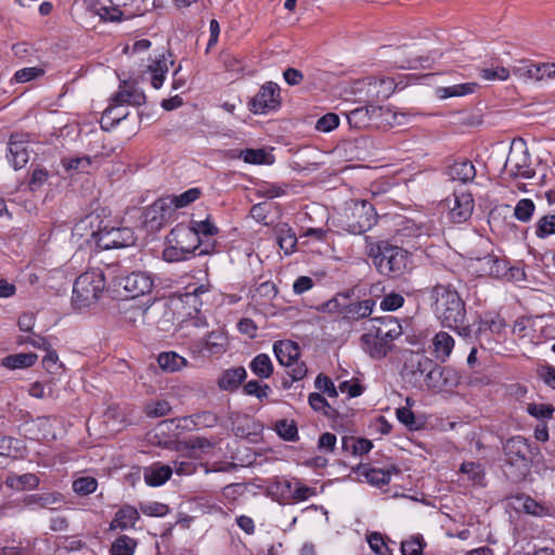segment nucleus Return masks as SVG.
I'll use <instances>...</instances> for the list:
<instances>
[{
    "mask_svg": "<svg viewBox=\"0 0 555 555\" xmlns=\"http://www.w3.org/2000/svg\"><path fill=\"white\" fill-rule=\"evenodd\" d=\"M429 300L442 326L455 331L462 337H470L472 328L464 324L465 304L455 288L449 284H437L429 289Z\"/></svg>",
    "mask_w": 555,
    "mask_h": 555,
    "instance_id": "obj_1",
    "label": "nucleus"
},
{
    "mask_svg": "<svg viewBox=\"0 0 555 555\" xmlns=\"http://www.w3.org/2000/svg\"><path fill=\"white\" fill-rule=\"evenodd\" d=\"M365 251L376 270L385 276L397 279L404 275L412 267L408 250L387 241H372L365 237Z\"/></svg>",
    "mask_w": 555,
    "mask_h": 555,
    "instance_id": "obj_2",
    "label": "nucleus"
},
{
    "mask_svg": "<svg viewBox=\"0 0 555 555\" xmlns=\"http://www.w3.org/2000/svg\"><path fill=\"white\" fill-rule=\"evenodd\" d=\"M401 334V325L395 318L375 319L372 328L361 336V347L372 358L382 359L391 349V343Z\"/></svg>",
    "mask_w": 555,
    "mask_h": 555,
    "instance_id": "obj_3",
    "label": "nucleus"
},
{
    "mask_svg": "<svg viewBox=\"0 0 555 555\" xmlns=\"http://www.w3.org/2000/svg\"><path fill=\"white\" fill-rule=\"evenodd\" d=\"M340 222L349 233L362 234L375 225L377 214L370 202L351 199L345 204Z\"/></svg>",
    "mask_w": 555,
    "mask_h": 555,
    "instance_id": "obj_4",
    "label": "nucleus"
},
{
    "mask_svg": "<svg viewBox=\"0 0 555 555\" xmlns=\"http://www.w3.org/2000/svg\"><path fill=\"white\" fill-rule=\"evenodd\" d=\"M106 281L101 269L81 273L74 283L73 302L81 309L95 304L104 293Z\"/></svg>",
    "mask_w": 555,
    "mask_h": 555,
    "instance_id": "obj_5",
    "label": "nucleus"
},
{
    "mask_svg": "<svg viewBox=\"0 0 555 555\" xmlns=\"http://www.w3.org/2000/svg\"><path fill=\"white\" fill-rule=\"evenodd\" d=\"M505 462L516 469L515 478L522 479L530 472L538 448H533L526 438L515 436L504 443Z\"/></svg>",
    "mask_w": 555,
    "mask_h": 555,
    "instance_id": "obj_6",
    "label": "nucleus"
},
{
    "mask_svg": "<svg viewBox=\"0 0 555 555\" xmlns=\"http://www.w3.org/2000/svg\"><path fill=\"white\" fill-rule=\"evenodd\" d=\"M504 170L512 178L530 179L534 176L531 156L522 139L514 140L511 144Z\"/></svg>",
    "mask_w": 555,
    "mask_h": 555,
    "instance_id": "obj_7",
    "label": "nucleus"
},
{
    "mask_svg": "<svg viewBox=\"0 0 555 555\" xmlns=\"http://www.w3.org/2000/svg\"><path fill=\"white\" fill-rule=\"evenodd\" d=\"M274 354L279 363L287 367V374L293 382L302 379L308 372L305 362L299 360L300 348L292 340H279L273 345Z\"/></svg>",
    "mask_w": 555,
    "mask_h": 555,
    "instance_id": "obj_8",
    "label": "nucleus"
},
{
    "mask_svg": "<svg viewBox=\"0 0 555 555\" xmlns=\"http://www.w3.org/2000/svg\"><path fill=\"white\" fill-rule=\"evenodd\" d=\"M145 94L139 88L124 83L119 87L118 92H116L112 99L113 104L108 106L102 116V128L106 129L104 122L108 119H112L109 126L119 122L122 118L126 117V114H115V111L118 106L128 104L133 106H140L145 103Z\"/></svg>",
    "mask_w": 555,
    "mask_h": 555,
    "instance_id": "obj_9",
    "label": "nucleus"
},
{
    "mask_svg": "<svg viewBox=\"0 0 555 555\" xmlns=\"http://www.w3.org/2000/svg\"><path fill=\"white\" fill-rule=\"evenodd\" d=\"M92 234L102 249L122 248L134 244V235L129 228H103Z\"/></svg>",
    "mask_w": 555,
    "mask_h": 555,
    "instance_id": "obj_10",
    "label": "nucleus"
},
{
    "mask_svg": "<svg viewBox=\"0 0 555 555\" xmlns=\"http://www.w3.org/2000/svg\"><path fill=\"white\" fill-rule=\"evenodd\" d=\"M116 284L124 288L127 297L135 298L149 294L154 287V280L146 272L134 271L117 278Z\"/></svg>",
    "mask_w": 555,
    "mask_h": 555,
    "instance_id": "obj_11",
    "label": "nucleus"
},
{
    "mask_svg": "<svg viewBox=\"0 0 555 555\" xmlns=\"http://www.w3.org/2000/svg\"><path fill=\"white\" fill-rule=\"evenodd\" d=\"M281 104L280 87L272 81L264 83L249 101L250 111L255 114H266Z\"/></svg>",
    "mask_w": 555,
    "mask_h": 555,
    "instance_id": "obj_12",
    "label": "nucleus"
},
{
    "mask_svg": "<svg viewBox=\"0 0 555 555\" xmlns=\"http://www.w3.org/2000/svg\"><path fill=\"white\" fill-rule=\"evenodd\" d=\"M167 196L156 199L144 211V223L157 230L175 216V205Z\"/></svg>",
    "mask_w": 555,
    "mask_h": 555,
    "instance_id": "obj_13",
    "label": "nucleus"
},
{
    "mask_svg": "<svg viewBox=\"0 0 555 555\" xmlns=\"http://www.w3.org/2000/svg\"><path fill=\"white\" fill-rule=\"evenodd\" d=\"M426 385L434 391H444L456 387L460 383V375L451 367H442L435 363L425 378Z\"/></svg>",
    "mask_w": 555,
    "mask_h": 555,
    "instance_id": "obj_14",
    "label": "nucleus"
},
{
    "mask_svg": "<svg viewBox=\"0 0 555 555\" xmlns=\"http://www.w3.org/2000/svg\"><path fill=\"white\" fill-rule=\"evenodd\" d=\"M169 244H176L179 249L188 253L190 256L199 248L202 238H197L196 233L185 224H178L167 236Z\"/></svg>",
    "mask_w": 555,
    "mask_h": 555,
    "instance_id": "obj_15",
    "label": "nucleus"
},
{
    "mask_svg": "<svg viewBox=\"0 0 555 555\" xmlns=\"http://www.w3.org/2000/svg\"><path fill=\"white\" fill-rule=\"evenodd\" d=\"M449 217L454 223L465 222L473 212L474 199L470 193H454L453 198L449 199Z\"/></svg>",
    "mask_w": 555,
    "mask_h": 555,
    "instance_id": "obj_16",
    "label": "nucleus"
},
{
    "mask_svg": "<svg viewBox=\"0 0 555 555\" xmlns=\"http://www.w3.org/2000/svg\"><path fill=\"white\" fill-rule=\"evenodd\" d=\"M7 158L15 170L23 168L29 160L27 141L23 134H13L8 143Z\"/></svg>",
    "mask_w": 555,
    "mask_h": 555,
    "instance_id": "obj_17",
    "label": "nucleus"
},
{
    "mask_svg": "<svg viewBox=\"0 0 555 555\" xmlns=\"http://www.w3.org/2000/svg\"><path fill=\"white\" fill-rule=\"evenodd\" d=\"M366 85V94L372 102L388 99L396 89L395 80L390 77H370Z\"/></svg>",
    "mask_w": 555,
    "mask_h": 555,
    "instance_id": "obj_18",
    "label": "nucleus"
},
{
    "mask_svg": "<svg viewBox=\"0 0 555 555\" xmlns=\"http://www.w3.org/2000/svg\"><path fill=\"white\" fill-rule=\"evenodd\" d=\"M209 292V286L202 284L199 286L194 287L192 291H188L182 295V301L192 305L197 315L193 318L192 324L196 327H205L207 326L206 318L199 314L198 306L203 305L202 296Z\"/></svg>",
    "mask_w": 555,
    "mask_h": 555,
    "instance_id": "obj_19",
    "label": "nucleus"
},
{
    "mask_svg": "<svg viewBox=\"0 0 555 555\" xmlns=\"http://www.w3.org/2000/svg\"><path fill=\"white\" fill-rule=\"evenodd\" d=\"M447 175L452 181H459L465 184L475 179L476 169L472 162L457 159L448 167Z\"/></svg>",
    "mask_w": 555,
    "mask_h": 555,
    "instance_id": "obj_20",
    "label": "nucleus"
},
{
    "mask_svg": "<svg viewBox=\"0 0 555 555\" xmlns=\"http://www.w3.org/2000/svg\"><path fill=\"white\" fill-rule=\"evenodd\" d=\"M139 518L140 515L135 507L124 505L115 513L114 519L109 524V529L127 530L133 528Z\"/></svg>",
    "mask_w": 555,
    "mask_h": 555,
    "instance_id": "obj_21",
    "label": "nucleus"
},
{
    "mask_svg": "<svg viewBox=\"0 0 555 555\" xmlns=\"http://www.w3.org/2000/svg\"><path fill=\"white\" fill-rule=\"evenodd\" d=\"M375 307L374 299H364L360 301H348L345 307V320L352 322L369 318Z\"/></svg>",
    "mask_w": 555,
    "mask_h": 555,
    "instance_id": "obj_22",
    "label": "nucleus"
},
{
    "mask_svg": "<svg viewBox=\"0 0 555 555\" xmlns=\"http://www.w3.org/2000/svg\"><path fill=\"white\" fill-rule=\"evenodd\" d=\"M172 475V467L160 463H154L144 468V481L151 487L164 485Z\"/></svg>",
    "mask_w": 555,
    "mask_h": 555,
    "instance_id": "obj_23",
    "label": "nucleus"
},
{
    "mask_svg": "<svg viewBox=\"0 0 555 555\" xmlns=\"http://www.w3.org/2000/svg\"><path fill=\"white\" fill-rule=\"evenodd\" d=\"M383 109L382 106L376 105H366L362 107H357L350 111L347 115L348 122L350 126L356 128H362L370 125L373 120L374 116Z\"/></svg>",
    "mask_w": 555,
    "mask_h": 555,
    "instance_id": "obj_24",
    "label": "nucleus"
},
{
    "mask_svg": "<svg viewBox=\"0 0 555 555\" xmlns=\"http://www.w3.org/2000/svg\"><path fill=\"white\" fill-rule=\"evenodd\" d=\"M478 270L481 274L491 275L493 278H502L507 272V264L503 259L496 256L487 255L477 259Z\"/></svg>",
    "mask_w": 555,
    "mask_h": 555,
    "instance_id": "obj_25",
    "label": "nucleus"
},
{
    "mask_svg": "<svg viewBox=\"0 0 555 555\" xmlns=\"http://www.w3.org/2000/svg\"><path fill=\"white\" fill-rule=\"evenodd\" d=\"M23 504L29 508H49L51 505L62 502V495L55 492L27 494L23 498Z\"/></svg>",
    "mask_w": 555,
    "mask_h": 555,
    "instance_id": "obj_26",
    "label": "nucleus"
},
{
    "mask_svg": "<svg viewBox=\"0 0 555 555\" xmlns=\"http://www.w3.org/2000/svg\"><path fill=\"white\" fill-rule=\"evenodd\" d=\"M228 338L222 331H211L206 338L201 341V350L208 351L211 354H220L227 350Z\"/></svg>",
    "mask_w": 555,
    "mask_h": 555,
    "instance_id": "obj_27",
    "label": "nucleus"
},
{
    "mask_svg": "<svg viewBox=\"0 0 555 555\" xmlns=\"http://www.w3.org/2000/svg\"><path fill=\"white\" fill-rule=\"evenodd\" d=\"M246 377V370L243 366L224 371L218 379V386L222 390H234Z\"/></svg>",
    "mask_w": 555,
    "mask_h": 555,
    "instance_id": "obj_28",
    "label": "nucleus"
},
{
    "mask_svg": "<svg viewBox=\"0 0 555 555\" xmlns=\"http://www.w3.org/2000/svg\"><path fill=\"white\" fill-rule=\"evenodd\" d=\"M237 157L243 158L247 164L271 165L274 163V156L264 149H246L238 152Z\"/></svg>",
    "mask_w": 555,
    "mask_h": 555,
    "instance_id": "obj_29",
    "label": "nucleus"
},
{
    "mask_svg": "<svg viewBox=\"0 0 555 555\" xmlns=\"http://www.w3.org/2000/svg\"><path fill=\"white\" fill-rule=\"evenodd\" d=\"M276 242L285 255H291L295 250L297 237L295 232L283 223L276 229Z\"/></svg>",
    "mask_w": 555,
    "mask_h": 555,
    "instance_id": "obj_30",
    "label": "nucleus"
},
{
    "mask_svg": "<svg viewBox=\"0 0 555 555\" xmlns=\"http://www.w3.org/2000/svg\"><path fill=\"white\" fill-rule=\"evenodd\" d=\"M405 367L410 369L413 374L418 373L426 378L430 370L435 367V362L425 354L412 353Z\"/></svg>",
    "mask_w": 555,
    "mask_h": 555,
    "instance_id": "obj_31",
    "label": "nucleus"
},
{
    "mask_svg": "<svg viewBox=\"0 0 555 555\" xmlns=\"http://www.w3.org/2000/svg\"><path fill=\"white\" fill-rule=\"evenodd\" d=\"M435 352L438 359L446 361L454 347V339L446 332H439L433 339Z\"/></svg>",
    "mask_w": 555,
    "mask_h": 555,
    "instance_id": "obj_32",
    "label": "nucleus"
},
{
    "mask_svg": "<svg viewBox=\"0 0 555 555\" xmlns=\"http://www.w3.org/2000/svg\"><path fill=\"white\" fill-rule=\"evenodd\" d=\"M168 70L169 64L164 55L162 59L154 61L147 66L146 73L151 75V83L153 88L159 89L163 86Z\"/></svg>",
    "mask_w": 555,
    "mask_h": 555,
    "instance_id": "obj_33",
    "label": "nucleus"
},
{
    "mask_svg": "<svg viewBox=\"0 0 555 555\" xmlns=\"http://www.w3.org/2000/svg\"><path fill=\"white\" fill-rule=\"evenodd\" d=\"M513 75L524 82H537V63L528 60L517 62L512 69Z\"/></svg>",
    "mask_w": 555,
    "mask_h": 555,
    "instance_id": "obj_34",
    "label": "nucleus"
},
{
    "mask_svg": "<svg viewBox=\"0 0 555 555\" xmlns=\"http://www.w3.org/2000/svg\"><path fill=\"white\" fill-rule=\"evenodd\" d=\"M460 473L467 476V479L474 485L483 487L485 483V470L480 463L476 462H464L460 467Z\"/></svg>",
    "mask_w": 555,
    "mask_h": 555,
    "instance_id": "obj_35",
    "label": "nucleus"
},
{
    "mask_svg": "<svg viewBox=\"0 0 555 555\" xmlns=\"http://www.w3.org/2000/svg\"><path fill=\"white\" fill-rule=\"evenodd\" d=\"M403 231L406 232L404 235H412L415 237H430L438 235L440 233V228L433 220H429L418 224L411 223L406 225Z\"/></svg>",
    "mask_w": 555,
    "mask_h": 555,
    "instance_id": "obj_36",
    "label": "nucleus"
},
{
    "mask_svg": "<svg viewBox=\"0 0 555 555\" xmlns=\"http://www.w3.org/2000/svg\"><path fill=\"white\" fill-rule=\"evenodd\" d=\"M391 472L398 473L399 470L396 467L391 469L365 468L362 476L372 486L382 487L389 483Z\"/></svg>",
    "mask_w": 555,
    "mask_h": 555,
    "instance_id": "obj_37",
    "label": "nucleus"
},
{
    "mask_svg": "<svg viewBox=\"0 0 555 555\" xmlns=\"http://www.w3.org/2000/svg\"><path fill=\"white\" fill-rule=\"evenodd\" d=\"M250 371L259 378H269L273 373V364L266 353L257 354L249 364Z\"/></svg>",
    "mask_w": 555,
    "mask_h": 555,
    "instance_id": "obj_38",
    "label": "nucleus"
},
{
    "mask_svg": "<svg viewBox=\"0 0 555 555\" xmlns=\"http://www.w3.org/2000/svg\"><path fill=\"white\" fill-rule=\"evenodd\" d=\"M350 298L349 293H339L326 302L322 304L320 310L331 314H339L345 320V307Z\"/></svg>",
    "mask_w": 555,
    "mask_h": 555,
    "instance_id": "obj_39",
    "label": "nucleus"
},
{
    "mask_svg": "<svg viewBox=\"0 0 555 555\" xmlns=\"http://www.w3.org/2000/svg\"><path fill=\"white\" fill-rule=\"evenodd\" d=\"M36 361H37V354H35L33 352L16 353V354H11V356L5 357L2 360V364L5 367L15 370V369L30 367L31 365L35 364Z\"/></svg>",
    "mask_w": 555,
    "mask_h": 555,
    "instance_id": "obj_40",
    "label": "nucleus"
},
{
    "mask_svg": "<svg viewBox=\"0 0 555 555\" xmlns=\"http://www.w3.org/2000/svg\"><path fill=\"white\" fill-rule=\"evenodd\" d=\"M477 87L476 82H466L453 85L450 87H441L437 89V94L440 99H448L453 96H463L470 94Z\"/></svg>",
    "mask_w": 555,
    "mask_h": 555,
    "instance_id": "obj_41",
    "label": "nucleus"
},
{
    "mask_svg": "<svg viewBox=\"0 0 555 555\" xmlns=\"http://www.w3.org/2000/svg\"><path fill=\"white\" fill-rule=\"evenodd\" d=\"M158 364L169 372L180 371L186 365V360L176 352H163L158 356Z\"/></svg>",
    "mask_w": 555,
    "mask_h": 555,
    "instance_id": "obj_42",
    "label": "nucleus"
},
{
    "mask_svg": "<svg viewBox=\"0 0 555 555\" xmlns=\"http://www.w3.org/2000/svg\"><path fill=\"white\" fill-rule=\"evenodd\" d=\"M112 5H101L96 9V14L100 16L102 21L108 22H119L122 20L124 13L119 9L121 5H125V2L120 0H111Z\"/></svg>",
    "mask_w": 555,
    "mask_h": 555,
    "instance_id": "obj_43",
    "label": "nucleus"
},
{
    "mask_svg": "<svg viewBox=\"0 0 555 555\" xmlns=\"http://www.w3.org/2000/svg\"><path fill=\"white\" fill-rule=\"evenodd\" d=\"M138 542L135 539L128 535L118 537L111 546L112 555H133Z\"/></svg>",
    "mask_w": 555,
    "mask_h": 555,
    "instance_id": "obj_44",
    "label": "nucleus"
},
{
    "mask_svg": "<svg viewBox=\"0 0 555 555\" xmlns=\"http://www.w3.org/2000/svg\"><path fill=\"white\" fill-rule=\"evenodd\" d=\"M278 435L286 441L298 440V428L294 421L281 420L275 424Z\"/></svg>",
    "mask_w": 555,
    "mask_h": 555,
    "instance_id": "obj_45",
    "label": "nucleus"
},
{
    "mask_svg": "<svg viewBox=\"0 0 555 555\" xmlns=\"http://www.w3.org/2000/svg\"><path fill=\"white\" fill-rule=\"evenodd\" d=\"M310 406L315 412H321L325 416H333L335 414V410L331 406L327 400L323 397V395L319 392H312L308 398Z\"/></svg>",
    "mask_w": 555,
    "mask_h": 555,
    "instance_id": "obj_46",
    "label": "nucleus"
},
{
    "mask_svg": "<svg viewBox=\"0 0 555 555\" xmlns=\"http://www.w3.org/2000/svg\"><path fill=\"white\" fill-rule=\"evenodd\" d=\"M201 195V191L197 188L189 189L188 191L181 193L180 195H169L167 196L169 199H172V204L175 205V211L178 208H183L191 203L195 202Z\"/></svg>",
    "mask_w": 555,
    "mask_h": 555,
    "instance_id": "obj_47",
    "label": "nucleus"
},
{
    "mask_svg": "<svg viewBox=\"0 0 555 555\" xmlns=\"http://www.w3.org/2000/svg\"><path fill=\"white\" fill-rule=\"evenodd\" d=\"M367 543L371 550L377 555H392L391 548L386 543L384 537L378 532L369 534Z\"/></svg>",
    "mask_w": 555,
    "mask_h": 555,
    "instance_id": "obj_48",
    "label": "nucleus"
},
{
    "mask_svg": "<svg viewBox=\"0 0 555 555\" xmlns=\"http://www.w3.org/2000/svg\"><path fill=\"white\" fill-rule=\"evenodd\" d=\"M534 208V203L531 199L522 198L517 203L514 216L517 220L527 222L531 219Z\"/></svg>",
    "mask_w": 555,
    "mask_h": 555,
    "instance_id": "obj_49",
    "label": "nucleus"
},
{
    "mask_svg": "<svg viewBox=\"0 0 555 555\" xmlns=\"http://www.w3.org/2000/svg\"><path fill=\"white\" fill-rule=\"evenodd\" d=\"M506 326L504 319L499 315L482 319L479 323L478 332L489 331L494 334H500Z\"/></svg>",
    "mask_w": 555,
    "mask_h": 555,
    "instance_id": "obj_50",
    "label": "nucleus"
},
{
    "mask_svg": "<svg viewBox=\"0 0 555 555\" xmlns=\"http://www.w3.org/2000/svg\"><path fill=\"white\" fill-rule=\"evenodd\" d=\"M189 228L196 233L197 238L211 237L218 233V228L208 218L203 221H192Z\"/></svg>",
    "mask_w": 555,
    "mask_h": 555,
    "instance_id": "obj_51",
    "label": "nucleus"
},
{
    "mask_svg": "<svg viewBox=\"0 0 555 555\" xmlns=\"http://www.w3.org/2000/svg\"><path fill=\"white\" fill-rule=\"evenodd\" d=\"M98 481L93 477H79L73 482V490L80 495H88L96 490Z\"/></svg>",
    "mask_w": 555,
    "mask_h": 555,
    "instance_id": "obj_52",
    "label": "nucleus"
},
{
    "mask_svg": "<svg viewBox=\"0 0 555 555\" xmlns=\"http://www.w3.org/2000/svg\"><path fill=\"white\" fill-rule=\"evenodd\" d=\"M535 234L540 238H544L551 234H555V214L547 215L539 219L537 223Z\"/></svg>",
    "mask_w": 555,
    "mask_h": 555,
    "instance_id": "obj_53",
    "label": "nucleus"
},
{
    "mask_svg": "<svg viewBox=\"0 0 555 555\" xmlns=\"http://www.w3.org/2000/svg\"><path fill=\"white\" fill-rule=\"evenodd\" d=\"M351 443L353 454L362 455L371 451L373 448V443L367 439H354V438H344L343 447L345 449L349 448Z\"/></svg>",
    "mask_w": 555,
    "mask_h": 555,
    "instance_id": "obj_54",
    "label": "nucleus"
},
{
    "mask_svg": "<svg viewBox=\"0 0 555 555\" xmlns=\"http://www.w3.org/2000/svg\"><path fill=\"white\" fill-rule=\"evenodd\" d=\"M140 511L151 517H164L168 514L169 507L159 502H145L140 504Z\"/></svg>",
    "mask_w": 555,
    "mask_h": 555,
    "instance_id": "obj_55",
    "label": "nucleus"
},
{
    "mask_svg": "<svg viewBox=\"0 0 555 555\" xmlns=\"http://www.w3.org/2000/svg\"><path fill=\"white\" fill-rule=\"evenodd\" d=\"M269 391L270 387L261 385L258 380H249L244 385V392L248 396H255L259 400L266 399Z\"/></svg>",
    "mask_w": 555,
    "mask_h": 555,
    "instance_id": "obj_56",
    "label": "nucleus"
},
{
    "mask_svg": "<svg viewBox=\"0 0 555 555\" xmlns=\"http://www.w3.org/2000/svg\"><path fill=\"white\" fill-rule=\"evenodd\" d=\"M423 546L424 543L421 537H412L401 543V553L402 555H422Z\"/></svg>",
    "mask_w": 555,
    "mask_h": 555,
    "instance_id": "obj_57",
    "label": "nucleus"
},
{
    "mask_svg": "<svg viewBox=\"0 0 555 555\" xmlns=\"http://www.w3.org/2000/svg\"><path fill=\"white\" fill-rule=\"evenodd\" d=\"M192 423L201 427H214L218 423V416L210 411H203L191 416Z\"/></svg>",
    "mask_w": 555,
    "mask_h": 555,
    "instance_id": "obj_58",
    "label": "nucleus"
},
{
    "mask_svg": "<svg viewBox=\"0 0 555 555\" xmlns=\"http://www.w3.org/2000/svg\"><path fill=\"white\" fill-rule=\"evenodd\" d=\"M339 125V117L334 113H328L318 119L315 129L321 132H331Z\"/></svg>",
    "mask_w": 555,
    "mask_h": 555,
    "instance_id": "obj_59",
    "label": "nucleus"
},
{
    "mask_svg": "<svg viewBox=\"0 0 555 555\" xmlns=\"http://www.w3.org/2000/svg\"><path fill=\"white\" fill-rule=\"evenodd\" d=\"M404 304V298L398 293H390L384 296L380 301V309L384 311H395L401 308Z\"/></svg>",
    "mask_w": 555,
    "mask_h": 555,
    "instance_id": "obj_60",
    "label": "nucleus"
},
{
    "mask_svg": "<svg viewBox=\"0 0 555 555\" xmlns=\"http://www.w3.org/2000/svg\"><path fill=\"white\" fill-rule=\"evenodd\" d=\"M314 386L318 390L326 393L330 398H336L338 395L332 379L326 375L319 374L314 380Z\"/></svg>",
    "mask_w": 555,
    "mask_h": 555,
    "instance_id": "obj_61",
    "label": "nucleus"
},
{
    "mask_svg": "<svg viewBox=\"0 0 555 555\" xmlns=\"http://www.w3.org/2000/svg\"><path fill=\"white\" fill-rule=\"evenodd\" d=\"M258 193L267 198L280 197L286 193V185L276 183H264L259 188Z\"/></svg>",
    "mask_w": 555,
    "mask_h": 555,
    "instance_id": "obj_62",
    "label": "nucleus"
},
{
    "mask_svg": "<svg viewBox=\"0 0 555 555\" xmlns=\"http://www.w3.org/2000/svg\"><path fill=\"white\" fill-rule=\"evenodd\" d=\"M171 406L168 401L160 400L146 405V414L150 417H160L169 414Z\"/></svg>",
    "mask_w": 555,
    "mask_h": 555,
    "instance_id": "obj_63",
    "label": "nucleus"
},
{
    "mask_svg": "<svg viewBox=\"0 0 555 555\" xmlns=\"http://www.w3.org/2000/svg\"><path fill=\"white\" fill-rule=\"evenodd\" d=\"M537 82H547L555 78V63H537Z\"/></svg>",
    "mask_w": 555,
    "mask_h": 555,
    "instance_id": "obj_64",
    "label": "nucleus"
}]
</instances>
